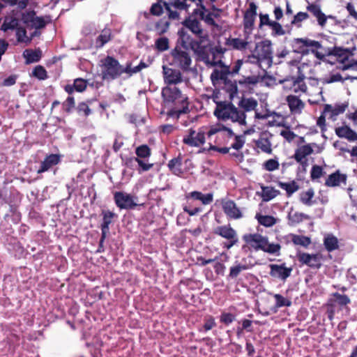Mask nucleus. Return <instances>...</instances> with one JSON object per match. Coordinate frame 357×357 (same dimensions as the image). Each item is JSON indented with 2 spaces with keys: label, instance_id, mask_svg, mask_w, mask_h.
Masks as SVG:
<instances>
[{
  "label": "nucleus",
  "instance_id": "obj_57",
  "mask_svg": "<svg viewBox=\"0 0 357 357\" xmlns=\"http://www.w3.org/2000/svg\"><path fill=\"white\" fill-rule=\"evenodd\" d=\"M16 30V38L19 43H24L27 44L30 43V38L26 35V31L24 27L18 26Z\"/></svg>",
  "mask_w": 357,
  "mask_h": 357
},
{
  "label": "nucleus",
  "instance_id": "obj_55",
  "mask_svg": "<svg viewBox=\"0 0 357 357\" xmlns=\"http://www.w3.org/2000/svg\"><path fill=\"white\" fill-rule=\"evenodd\" d=\"M291 241L294 245H302L305 248H307L311 243L309 237L296 234H292Z\"/></svg>",
  "mask_w": 357,
  "mask_h": 357
},
{
  "label": "nucleus",
  "instance_id": "obj_12",
  "mask_svg": "<svg viewBox=\"0 0 357 357\" xmlns=\"http://www.w3.org/2000/svg\"><path fill=\"white\" fill-rule=\"evenodd\" d=\"M205 135L206 132L203 127L199 128L197 131L190 128L188 130V134L183 138V143L190 147H199L205 143Z\"/></svg>",
  "mask_w": 357,
  "mask_h": 357
},
{
  "label": "nucleus",
  "instance_id": "obj_51",
  "mask_svg": "<svg viewBox=\"0 0 357 357\" xmlns=\"http://www.w3.org/2000/svg\"><path fill=\"white\" fill-rule=\"evenodd\" d=\"M256 146L264 153H271L272 152L271 143L268 138H259L256 142Z\"/></svg>",
  "mask_w": 357,
  "mask_h": 357
},
{
  "label": "nucleus",
  "instance_id": "obj_42",
  "mask_svg": "<svg viewBox=\"0 0 357 357\" xmlns=\"http://www.w3.org/2000/svg\"><path fill=\"white\" fill-rule=\"evenodd\" d=\"M302 40H306V38H299L294 40L292 45L294 52L302 55H307L309 54L308 49H307V46L304 45V43L301 42Z\"/></svg>",
  "mask_w": 357,
  "mask_h": 357
},
{
  "label": "nucleus",
  "instance_id": "obj_5",
  "mask_svg": "<svg viewBox=\"0 0 357 357\" xmlns=\"http://www.w3.org/2000/svg\"><path fill=\"white\" fill-rule=\"evenodd\" d=\"M351 303L350 298L345 294H341L338 292L331 294L326 304V314L329 320L332 321L336 312L349 308L348 305Z\"/></svg>",
  "mask_w": 357,
  "mask_h": 357
},
{
  "label": "nucleus",
  "instance_id": "obj_45",
  "mask_svg": "<svg viewBox=\"0 0 357 357\" xmlns=\"http://www.w3.org/2000/svg\"><path fill=\"white\" fill-rule=\"evenodd\" d=\"M182 164V159L180 156L174 158L169 161L168 167L172 172L175 175H179L181 173V166Z\"/></svg>",
  "mask_w": 357,
  "mask_h": 357
},
{
  "label": "nucleus",
  "instance_id": "obj_36",
  "mask_svg": "<svg viewBox=\"0 0 357 357\" xmlns=\"http://www.w3.org/2000/svg\"><path fill=\"white\" fill-rule=\"evenodd\" d=\"M278 185L286 191V195L288 197H290L294 193L299 190V185L295 181H291L288 183L278 181Z\"/></svg>",
  "mask_w": 357,
  "mask_h": 357
},
{
  "label": "nucleus",
  "instance_id": "obj_28",
  "mask_svg": "<svg viewBox=\"0 0 357 357\" xmlns=\"http://www.w3.org/2000/svg\"><path fill=\"white\" fill-rule=\"evenodd\" d=\"M185 199L187 200L194 199L199 200L203 205H208L213 201V194L210 192L207 194H203L199 191H192L185 195Z\"/></svg>",
  "mask_w": 357,
  "mask_h": 357
},
{
  "label": "nucleus",
  "instance_id": "obj_7",
  "mask_svg": "<svg viewBox=\"0 0 357 357\" xmlns=\"http://www.w3.org/2000/svg\"><path fill=\"white\" fill-rule=\"evenodd\" d=\"M218 133H222V135L227 136L228 138L234 137V142L231 144L230 148L235 149L237 151H240L245 143L244 135H235L231 128L226 127L220 123L212 126L209 130L206 132V135L208 137H211L213 135Z\"/></svg>",
  "mask_w": 357,
  "mask_h": 357
},
{
  "label": "nucleus",
  "instance_id": "obj_58",
  "mask_svg": "<svg viewBox=\"0 0 357 357\" xmlns=\"http://www.w3.org/2000/svg\"><path fill=\"white\" fill-rule=\"evenodd\" d=\"M155 3H160L168 13V17L172 20H177L179 17V13L177 11L172 10L170 8L169 1L167 2L165 0H157Z\"/></svg>",
  "mask_w": 357,
  "mask_h": 357
},
{
  "label": "nucleus",
  "instance_id": "obj_18",
  "mask_svg": "<svg viewBox=\"0 0 357 357\" xmlns=\"http://www.w3.org/2000/svg\"><path fill=\"white\" fill-rule=\"evenodd\" d=\"M163 78L165 83L169 85H176L183 82L181 73L178 70L163 66Z\"/></svg>",
  "mask_w": 357,
  "mask_h": 357
},
{
  "label": "nucleus",
  "instance_id": "obj_40",
  "mask_svg": "<svg viewBox=\"0 0 357 357\" xmlns=\"http://www.w3.org/2000/svg\"><path fill=\"white\" fill-rule=\"evenodd\" d=\"M189 112V103H186L185 99H183V105H181V108L178 109H170L169 111L167 112V115L168 117L175 118L177 120L179 119L181 114H187Z\"/></svg>",
  "mask_w": 357,
  "mask_h": 357
},
{
  "label": "nucleus",
  "instance_id": "obj_30",
  "mask_svg": "<svg viewBox=\"0 0 357 357\" xmlns=\"http://www.w3.org/2000/svg\"><path fill=\"white\" fill-rule=\"evenodd\" d=\"M335 134L340 138H344L350 142L357 140V133L348 126L336 128Z\"/></svg>",
  "mask_w": 357,
  "mask_h": 357
},
{
  "label": "nucleus",
  "instance_id": "obj_61",
  "mask_svg": "<svg viewBox=\"0 0 357 357\" xmlns=\"http://www.w3.org/2000/svg\"><path fill=\"white\" fill-rule=\"evenodd\" d=\"M275 300V307L278 308L282 307H289L291 305V300L284 298L283 296L279 294H275L273 296Z\"/></svg>",
  "mask_w": 357,
  "mask_h": 357
},
{
  "label": "nucleus",
  "instance_id": "obj_13",
  "mask_svg": "<svg viewBox=\"0 0 357 357\" xmlns=\"http://www.w3.org/2000/svg\"><path fill=\"white\" fill-rule=\"evenodd\" d=\"M162 96L164 101L167 103H175L178 101L183 105V100L185 99L186 103H189L188 98L183 96L178 88L176 86H167L162 89Z\"/></svg>",
  "mask_w": 357,
  "mask_h": 357
},
{
  "label": "nucleus",
  "instance_id": "obj_50",
  "mask_svg": "<svg viewBox=\"0 0 357 357\" xmlns=\"http://www.w3.org/2000/svg\"><path fill=\"white\" fill-rule=\"evenodd\" d=\"M248 268L249 266H248L247 264H241L240 263H238L235 266H231L230 268L228 276L232 279L236 278L241 273V271L248 270Z\"/></svg>",
  "mask_w": 357,
  "mask_h": 357
},
{
  "label": "nucleus",
  "instance_id": "obj_19",
  "mask_svg": "<svg viewBox=\"0 0 357 357\" xmlns=\"http://www.w3.org/2000/svg\"><path fill=\"white\" fill-rule=\"evenodd\" d=\"M269 274L272 278H278L283 281H285L290 276L292 271V268L286 267L284 263L282 264H271L269 265Z\"/></svg>",
  "mask_w": 357,
  "mask_h": 357
},
{
  "label": "nucleus",
  "instance_id": "obj_41",
  "mask_svg": "<svg viewBox=\"0 0 357 357\" xmlns=\"http://www.w3.org/2000/svg\"><path fill=\"white\" fill-rule=\"evenodd\" d=\"M258 105L257 101L252 98H243L238 102V107L243 109L245 112L255 110Z\"/></svg>",
  "mask_w": 357,
  "mask_h": 357
},
{
  "label": "nucleus",
  "instance_id": "obj_17",
  "mask_svg": "<svg viewBox=\"0 0 357 357\" xmlns=\"http://www.w3.org/2000/svg\"><path fill=\"white\" fill-rule=\"evenodd\" d=\"M215 89L212 91L211 100L215 103L224 102L228 101L227 96L229 100H233L236 95H234L232 97L230 96V93L223 87L224 84H213Z\"/></svg>",
  "mask_w": 357,
  "mask_h": 357
},
{
  "label": "nucleus",
  "instance_id": "obj_23",
  "mask_svg": "<svg viewBox=\"0 0 357 357\" xmlns=\"http://www.w3.org/2000/svg\"><path fill=\"white\" fill-rule=\"evenodd\" d=\"M349 103L345 102L341 104H335L334 106L326 104L324 107V113L328 114V118L332 120H335L336 116L343 114L347 109Z\"/></svg>",
  "mask_w": 357,
  "mask_h": 357
},
{
  "label": "nucleus",
  "instance_id": "obj_33",
  "mask_svg": "<svg viewBox=\"0 0 357 357\" xmlns=\"http://www.w3.org/2000/svg\"><path fill=\"white\" fill-rule=\"evenodd\" d=\"M23 56L26 59V63L29 64L39 61L42 56V52L40 49H28L23 52Z\"/></svg>",
  "mask_w": 357,
  "mask_h": 357
},
{
  "label": "nucleus",
  "instance_id": "obj_10",
  "mask_svg": "<svg viewBox=\"0 0 357 357\" xmlns=\"http://www.w3.org/2000/svg\"><path fill=\"white\" fill-rule=\"evenodd\" d=\"M296 257L301 265H306L311 268L317 270L322 266L323 261L324 260V257L320 252L310 254L304 252H298Z\"/></svg>",
  "mask_w": 357,
  "mask_h": 357
},
{
  "label": "nucleus",
  "instance_id": "obj_24",
  "mask_svg": "<svg viewBox=\"0 0 357 357\" xmlns=\"http://www.w3.org/2000/svg\"><path fill=\"white\" fill-rule=\"evenodd\" d=\"M286 101L290 112L294 114H301L305 106V102L295 95L287 96L286 98Z\"/></svg>",
  "mask_w": 357,
  "mask_h": 357
},
{
  "label": "nucleus",
  "instance_id": "obj_62",
  "mask_svg": "<svg viewBox=\"0 0 357 357\" xmlns=\"http://www.w3.org/2000/svg\"><path fill=\"white\" fill-rule=\"evenodd\" d=\"M280 164L277 159H268L262 164L264 169L268 172H273L279 169Z\"/></svg>",
  "mask_w": 357,
  "mask_h": 357
},
{
  "label": "nucleus",
  "instance_id": "obj_53",
  "mask_svg": "<svg viewBox=\"0 0 357 357\" xmlns=\"http://www.w3.org/2000/svg\"><path fill=\"white\" fill-rule=\"evenodd\" d=\"M216 326L215 318L211 315H208L204 317V324L201 328L199 329V332H207Z\"/></svg>",
  "mask_w": 357,
  "mask_h": 357
},
{
  "label": "nucleus",
  "instance_id": "obj_8",
  "mask_svg": "<svg viewBox=\"0 0 357 357\" xmlns=\"http://www.w3.org/2000/svg\"><path fill=\"white\" fill-rule=\"evenodd\" d=\"M21 20L29 29H43L52 22L51 15L38 17L35 10H26L22 13Z\"/></svg>",
  "mask_w": 357,
  "mask_h": 357
},
{
  "label": "nucleus",
  "instance_id": "obj_27",
  "mask_svg": "<svg viewBox=\"0 0 357 357\" xmlns=\"http://www.w3.org/2000/svg\"><path fill=\"white\" fill-rule=\"evenodd\" d=\"M306 9L310 12L314 17L317 18L318 24L321 27L325 26L326 24V15L321 11V6L315 3H308Z\"/></svg>",
  "mask_w": 357,
  "mask_h": 357
},
{
  "label": "nucleus",
  "instance_id": "obj_43",
  "mask_svg": "<svg viewBox=\"0 0 357 357\" xmlns=\"http://www.w3.org/2000/svg\"><path fill=\"white\" fill-rule=\"evenodd\" d=\"M133 162H137V164L140 168L139 169V172L149 171L153 167V164L146 162L142 159L135 158V157L128 158L127 160L126 164L128 165L129 164L132 165Z\"/></svg>",
  "mask_w": 357,
  "mask_h": 357
},
{
  "label": "nucleus",
  "instance_id": "obj_29",
  "mask_svg": "<svg viewBox=\"0 0 357 357\" xmlns=\"http://www.w3.org/2000/svg\"><path fill=\"white\" fill-rule=\"evenodd\" d=\"M347 175L341 174L339 170L330 174L325 181V185L328 187L339 186L341 183L346 184Z\"/></svg>",
  "mask_w": 357,
  "mask_h": 357
},
{
  "label": "nucleus",
  "instance_id": "obj_25",
  "mask_svg": "<svg viewBox=\"0 0 357 357\" xmlns=\"http://www.w3.org/2000/svg\"><path fill=\"white\" fill-rule=\"evenodd\" d=\"M101 215L102 216V221L100 225L101 231H102V239L107 238L109 232V225L113 222L115 217L117 216L116 213L109 210H102Z\"/></svg>",
  "mask_w": 357,
  "mask_h": 357
},
{
  "label": "nucleus",
  "instance_id": "obj_3",
  "mask_svg": "<svg viewBox=\"0 0 357 357\" xmlns=\"http://www.w3.org/2000/svg\"><path fill=\"white\" fill-rule=\"evenodd\" d=\"M243 240L246 245L242 246V250L249 246L255 251L262 250L264 252L271 255H280L281 245L279 243H271L268 237L264 236L258 233L245 234L243 236Z\"/></svg>",
  "mask_w": 357,
  "mask_h": 357
},
{
  "label": "nucleus",
  "instance_id": "obj_37",
  "mask_svg": "<svg viewBox=\"0 0 357 357\" xmlns=\"http://www.w3.org/2000/svg\"><path fill=\"white\" fill-rule=\"evenodd\" d=\"M310 219V215L301 212H290L288 214L289 224L290 225H296L302 222L304 220H308Z\"/></svg>",
  "mask_w": 357,
  "mask_h": 357
},
{
  "label": "nucleus",
  "instance_id": "obj_49",
  "mask_svg": "<svg viewBox=\"0 0 357 357\" xmlns=\"http://www.w3.org/2000/svg\"><path fill=\"white\" fill-rule=\"evenodd\" d=\"M170 22L165 18H162L158 20L155 24V31L158 35L165 33L169 27Z\"/></svg>",
  "mask_w": 357,
  "mask_h": 357
},
{
  "label": "nucleus",
  "instance_id": "obj_22",
  "mask_svg": "<svg viewBox=\"0 0 357 357\" xmlns=\"http://www.w3.org/2000/svg\"><path fill=\"white\" fill-rule=\"evenodd\" d=\"M61 156L59 154L51 153L47 155L41 162L39 169L37 170L38 174L49 171L52 167L56 166L61 162Z\"/></svg>",
  "mask_w": 357,
  "mask_h": 357
},
{
  "label": "nucleus",
  "instance_id": "obj_21",
  "mask_svg": "<svg viewBox=\"0 0 357 357\" xmlns=\"http://www.w3.org/2000/svg\"><path fill=\"white\" fill-rule=\"evenodd\" d=\"M255 54L256 55H253V58L257 59V62H272V51L269 44L263 43L261 45L257 46L255 50Z\"/></svg>",
  "mask_w": 357,
  "mask_h": 357
},
{
  "label": "nucleus",
  "instance_id": "obj_63",
  "mask_svg": "<svg viewBox=\"0 0 357 357\" xmlns=\"http://www.w3.org/2000/svg\"><path fill=\"white\" fill-rule=\"evenodd\" d=\"M196 4L197 6V8L194 9L192 14L197 17H199V19L203 17L205 14L209 11L208 8L203 3V0H197Z\"/></svg>",
  "mask_w": 357,
  "mask_h": 357
},
{
  "label": "nucleus",
  "instance_id": "obj_20",
  "mask_svg": "<svg viewBox=\"0 0 357 357\" xmlns=\"http://www.w3.org/2000/svg\"><path fill=\"white\" fill-rule=\"evenodd\" d=\"M301 42L304 43V45L307 46L309 54L312 53L319 60H323L324 59L326 47H324L320 42L311 40L307 38H306V40H302Z\"/></svg>",
  "mask_w": 357,
  "mask_h": 357
},
{
  "label": "nucleus",
  "instance_id": "obj_16",
  "mask_svg": "<svg viewBox=\"0 0 357 357\" xmlns=\"http://www.w3.org/2000/svg\"><path fill=\"white\" fill-rule=\"evenodd\" d=\"M114 199L117 207L121 209H132L137 206L132 196L123 192H115Z\"/></svg>",
  "mask_w": 357,
  "mask_h": 357
},
{
  "label": "nucleus",
  "instance_id": "obj_31",
  "mask_svg": "<svg viewBox=\"0 0 357 357\" xmlns=\"http://www.w3.org/2000/svg\"><path fill=\"white\" fill-rule=\"evenodd\" d=\"M88 82L86 79L82 78H77L74 79L73 84H67L64 87V90L68 93L71 94L74 91L77 92H83L87 87Z\"/></svg>",
  "mask_w": 357,
  "mask_h": 357
},
{
  "label": "nucleus",
  "instance_id": "obj_35",
  "mask_svg": "<svg viewBox=\"0 0 357 357\" xmlns=\"http://www.w3.org/2000/svg\"><path fill=\"white\" fill-rule=\"evenodd\" d=\"M324 245L328 252H333L339 248L338 239L333 234H327L324 236Z\"/></svg>",
  "mask_w": 357,
  "mask_h": 357
},
{
  "label": "nucleus",
  "instance_id": "obj_60",
  "mask_svg": "<svg viewBox=\"0 0 357 357\" xmlns=\"http://www.w3.org/2000/svg\"><path fill=\"white\" fill-rule=\"evenodd\" d=\"M215 14L209 10L200 20L204 21L205 24H207L208 26H212L213 28L218 29L220 26L215 21Z\"/></svg>",
  "mask_w": 357,
  "mask_h": 357
},
{
  "label": "nucleus",
  "instance_id": "obj_4",
  "mask_svg": "<svg viewBox=\"0 0 357 357\" xmlns=\"http://www.w3.org/2000/svg\"><path fill=\"white\" fill-rule=\"evenodd\" d=\"M228 100L224 102H219L213 111V115L220 121L231 120L232 122H237L240 125L246 124V115L245 112L240 111L231 102Z\"/></svg>",
  "mask_w": 357,
  "mask_h": 357
},
{
  "label": "nucleus",
  "instance_id": "obj_47",
  "mask_svg": "<svg viewBox=\"0 0 357 357\" xmlns=\"http://www.w3.org/2000/svg\"><path fill=\"white\" fill-rule=\"evenodd\" d=\"M256 218L260 225L266 227H272L276 223V219L272 215L257 214Z\"/></svg>",
  "mask_w": 357,
  "mask_h": 357
},
{
  "label": "nucleus",
  "instance_id": "obj_44",
  "mask_svg": "<svg viewBox=\"0 0 357 357\" xmlns=\"http://www.w3.org/2000/svg\"><path fill=\"white\" fill-rule=\"evenodd\" d=\"M227 45L231 47L234 50H243L247 48L248 43L238 38H229Z\"/></svg>",
  "mask_w": 357,
  "mask_h": 357
},
{
  "label": "nucleus",
  "instance_id": "obj_32",
  "mask_svg": "<svg viewBox=\"0 0 357 357\" xmlns=\"http://www.w3.org/2000/svg\"><path fill=\"white\" fill-rule=\"evenodd\" d=\"M312 153V146L307 144L296 149L292 158L295 159L296 162H302L303 159H307L306 157L310 155Z\"/></svg>",
  "mask_w": 357,
  "mask_h": 357
},
{
  "label": "nucleus",
  "instance_id": "obj_34",
  "mask_svg": "<svg viewBox=\"0 0 357 357\" xmlns=\"http://www.w3.org/2000/svg\"><path fill=\"white\" fill-rule=\"evenodd\" d=\"M314 197V190L310 188L306 191H303L299 195L300 202L307 206H311L316 204V201L313 199Z\"/></svg>",
  "mask_w": 357,
  "mask_h": 357
},
{
  "label": "nucleus",
  "instance_id": "obj_56",
  "mask_svg": "<svg viewBox=\"0 0 357 357\" xmlns=\"http://www.w3.org/2000/svg\"><path fill=\"white\" fill-rule=\"evenodd\" d=\"M261 80L259 75H252L247 77H243L242 79L238 81V84L240 85H245L246 86H254L259 83Z\"/></svg>",
  "mask_w": 357,
  "mask_h": 357
},
{
  "label": "nucleus",
  "instance_id": "obj_48",
  "mask_svg": "<svg viewBox=\"0 0 357 357\" xmlns=\"http://www.w3.org/2000/svg\"><path fill=\"white\" fill-rule=\"evenodd\" d=\"M188 201L189 200H187V202L183 204V210L184 212L187 213L190 216L197 215L202 212L203 208L202 207L194 206L192 203Z\"/></svg>",
  "mask_w": 357,
  "mask_h": 357
},
{
  "label": "nucleus",
  "instance_id": "obj_15",
  "mask_svg": "<svg viewBox=\"0 0 357 357\" xmlns=\"http://www.w3.org/2000/svg\"><path fill=\"white\" fill-rule=\"evenodd\" d=\"M257 6L254 2L249 4V8L245 11L243 14V29L244 33L250 34L254 29L255 22L257 16Z\"/></svg>",
  "mask_w": 357,
  "mask_h": 357
},
{
  "label": "nucleus",
  "instance_id": "obj_52",
  "mask_svg": "<svg viewBox=\"0 0 357 357\" xmlns=\"http://www.w3.org/2000/svg\"><path fill=\"white\" fill-rule=\"evenodd\" d=\"M135 153L137 155L136 158H148L151 155V150L148 145L142 144L136 148Z\"/></svg>",
  "mask_w": 357,
  "mask_h": 357
},
{
  "label": "nucleus",
  "instance_id": "obj_11",
  "mask_svg": "<svg viewBox=\"0 0 357 357\" xmlns=\"http://www.w3.org/2000/svg\"><path fill=\"white\" fill-rule=\"evenodd\" d=\"M173 63L180 68L183 71L187 72L190 69L192 59L186 50H183L178 46L171 52Z\"/></svg>",
  "mask_w": 357,
  "mask_h": 357
},
{
  "label": "nucleus",
  "instance_id": "obj_1",
  "mask_svg": "<svg viewBox=\"0 0 357 357\" xmlns=\"http://www.w3.org/2000/svg\"><path fill=\"white\" fill-rule=\"evenodd\" d=\"M183 25L188 28L198 39L191 38L190 36L183 34L181 36L183 46L188 43L190 48L194 53L202 61L208 62L209 55L207 47L209 45V36L207 31L204 30L201 22L195 18L190 17L186 18L183 22Z\"/></svg>",
  "mask_w": 357,
  "mask_h": 357
},
{
  "label": "nucleus",
  "instance_id": "obj_6",
  "mask_svg": "<svg viewBox=\"0 0 357 357\" xmlns=\"http://www.w3.org/2000/svg\"><path fill=\"white\" fill-rule=\"evenodd\" d=\"M101 77L104 80H114L122 75L121 65L112 56H107L100 61Z\"/></svg>",
  "mask_w": 357,
  "mask_h": 357
},
{
  "label": "nucleus",
  "instance_id": "obj_46",
  "mask_svg": "<svg viewBox=\"0 0 357 357\" xmlns=\"http://www.w3.org/2000/svg\"><path fill=\"white\" fill-rule=\"evenodd\" d=\"M110 29H104L96 38L97 47H102L107 43L111 40Z\"/></svg>",
  "mask_w": 357,
  "mask_h": 357
},
{
  "label": "nucleus",
  "instance_id": "obj_54",
  "mask_svg": "<svg viewBox=\"0 0 357 357\" xmlns=\"http://www.w3.org/2000/svg\"><path fill=\"white\" fill-rule=\"evenodd\" d=\"M169 48V40L167 37H160L155 40V49L158 52H165Z\"/></svg>",
  "mask_w": 357,
  "mask_h": 357
},
{
  "label": "nucleus",
  "instance_id": "obj_38",
  "mask_svg": "<svg viewBox=\"0 0 357 357\" xmlns=\"http://www.w3.org/2000/svg\"><path fill=\"white\" fill-rule=\"evenodd\" d=\"M19 26V20L15 17L6 16L4 18L3 22L1 26V30L4 32L8 30H15Z\"/></svg>",
  "mask_w": 357,
  "mask_h": 357
},
{
  "label": "nucleus",
  "instance_id": "obj_39",
  "mask_svg": "<svg viewBox=\"0 0 357 357\" xmlns=\"http://www.w3.org/2000/svg\"><path fill=\"white\" fill-rule=\"evenodd\" d=\"M261 190V198L264 202H269L280 194L278 190L272 186L262 187Z\"/></svg>",
  "mask_w": 357,
  "mask_h": 357
},
{
  "label": "nucleus",
  "instance_id": "obj_64",
  "mask_svg": "<svg viewBox=\"0 0 357 357\" xmlns=\"http://www.w3.org/2000/svg\"><path fill=\"white\" fill-rule=\"evenodd\" d=\"M325 174V172L322 167L314 165L312 166L310 171V178L312 181H315L320 178Z\"/></svg>",
  "mask_w": 357,
  "mask_h": 357
},
{
  "label": "nucleus",
  "instance_id": "obj_2",
  "mask_svg": "<svg viewBox=\"0 0 357 357\" xmlns=\"http://www.w3.org/2000/svg\"><path fill=\"white\" fill-rule=\"evenodd\" d=\"M242 65L243 60L238 59L231 69L227 66H224L221 69H214L210 77L212 83L224 84L223 87L230 93L231 97L237 95V82L234 79V75L238 73Z\"/></svg>",
  "mask_w": 357,
  "mask_h": 357
},
{
  "label": "nucleus",
  "instance_id": "obj_14",
  "mask_svg": "<svg viewBox=\"0 0 357 357\" xmlns=\"http://www.w3.org/2000/svg\"><path fill=\"white\" fill-rule=\"evenodd\" d=\"M222 208L227 218L229 220H238L243 217L241 209L231 199H222Z\"/></svg>",
  "mask_w": 357,
  "mask_h": 357
},
{
  "label": "nucleus",
  "instance_id": "obj_26",
  "mask_svg": "<svg viewBox=\"0 0 357 357\" xmlns=\"http://www.w3.org/2000/svg\"><path fill=\"white\" fill-rule=\"evenodd\" d=\"M349 48H343L342 47L335 46L333 47H326L325 50V56H335L339 59V61L341 63H344L346 61L349 60Z\"/></svg>",
  "mask_w": 357,
  "mask_h": 357
},
{
  "label": "nucleus",
  "instance_id": "obj_9",
  "mask_svg": "<svg viewBox=\"0 0 357 357\" xmlns=\"http://www.w3.org/2000/svg\"><path fill=\"white\" fill-rule=\"evenodd\" d=\"M213 234L227 240L222 243V248L227 250L238 243L237 232L229 224L216 227L213 229Z\"/></svg>",
  "mask_w": 357,
  "mask_h": 357
},
{
  "label": "nucleus",
  "instance_id": "obj_59",
  "mask_svg": "<svg viewBox=\"0 0 357 357\" xmlns=\"http://www.w3.org/2000/svg\"><path fill=\"white\" fill-rule=\"evenodd\" d=\"M32 76L38 79L39 80H45L48 77L47 70L43 66L40 65L36 66L33 68L32 71Z\"/></svg>",
  "mask_w": 357,
  "mask_h": 357
}]
</instances>
